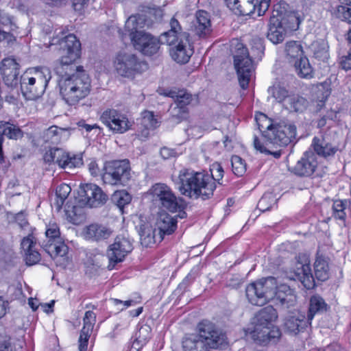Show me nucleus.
Segmentation results:
<instances>
[{
	"label": "nucleus",
	"mask_w": 351,
	"mask_h": 351,
	"mask_svg": "<svg viewBox=\"0 0 351 351\" xmlns=\"http://www.w3.org/2000/svg\"><path fill=\"white\" fill-rule=\"evenodd\" d=\"M285 53L290 62L295 63L296 60L304 57L302 45L297 41H290L286 43Z\"/></svg>",
	"instance_id": "obj_38"
},
{
	"label": "nucleus",
	"mask_w": 351,
	"mask_h": 351,
	"mask_svg": "<svg viewBox=\"0 0 351 351\" xmlns=\"http://www.w3.org/2000/svg\"><path fill=\"white\" fill-rule=\"evenodd\" d=\"M171 119L177 122H180L182 119H186L188 114L187 108L178 106L176 105L173 108H170Z\"/></svg>",
	"instance_id": "obj_47"
},
{
	"label": "nucleus",
	"mask_w": 351,
	"mask_h": 351,
	"mask_svg": "<svg viewBox=\"0 0 351 351\" xmlns=\"http://www.w3.org/2000/svg\"><path fill=\"white\" fill-rule=\"evenodd\" d=\"M314 274L311 272V269L308 264L301 265L300 268H298V275L304 286L308 289H312L315 285V278L319 281H325L329 278L330 269L328 261L322 257L317 256L314 263Z\"/></svg>",
	"instance_id": "obj_12"
},
{
	"label": "nucleus",
	"mask_w": 351,
	"mask_h": 351,
	"mask_svg": "<svg viewBox=\"0 0 351 351\" xmlns=\"http://www.w3.org/2000/svg\"><path fill=\"white\" fill-rule=\"evenodd\" d=\"M47 241L44 244L45 250L60 266L65 267L69 262L67 254L69 247L60 237V232L57 224H51L45 232Z\"/></svg>",
	"instance_id": "obj_9"
},
{
	"label": "nucleus",
	"mask_w": 351,
	"mask_h": 351,
	"mask_svg": "<svg viewBox=\"0 0 351 351\" xmlns=\"http://www.w3.org/2000/svg\"><path fill=\"white\" fill-rule=\"evenodd\" d=\"M51 77V71L46 66L36 67L34 69L33 76L28 77L30 82L38 83V90H45Z\"/></svg>",
	"instance_id": "obj_34"
},
{
	"label": "nucleus",
	"mask_w": 351,
	"mask_h": 351,
	"mask_svg": "<svg viewBox=\"0 0 351 351\" xmlns=\"http://www.w3.org/2000/svg\"><path fill=\"white\" fill-rule=\"evenodd\" d=\"M88 170L92 176H97L99 173V169L95 161H91L88 164Z\"/></svg>",
	"instance_id": "obj_62"
},
{
	"label": "nucleus",
	"mask_w": 351,
	"mask_h": 351,
	"mask_svg": "<svg viewBox=\"0 0 351 351\" xmlns=\"http://www.w3.org/2000/svg\"><path fill=\"white\" fill-rule=\"evenodd\" d=\"M192 24L193 31L199 37L206 36L212 31L210 15L206 11H197L195 14V19Z\"/></svg>",
	"instance_id": "obj_25"
},
{
	"label": "nucleus",
	"mask_w": 351,
	"mask_h": 351,
	"mask_svg": "<svg viewBox=\"0 0 351 351\" xmlns=\"http://www.w3.org/2000/svg\"><path fill=\"white\" fill-rule=\"evenodd\" d=\"M234 64L239 84L243 89H246L254 68L247 49L242 43L237 45V50L234 55Z\"/></svg>",
	"instance_id": "obj_14"
},
{
	"label": "nucleus",
	"mask_w": 351,
	"mask_h": 351,
	"mask_svg": "<svg viewBox=\"0 0 351 351\" xmlns=\"http://www.w3.org/2000/svg\"><path fill=\"white\" fill-rule=\"evenodd\" d=\"M271 0H242L234 12L240 15L250 16L257 12L258 16L263 15L269 7Z\"/></svg>",
	"instance_id": "obj_21"
},
{
	"label": "nucleus",
	"mask_w": 351,
	"mask_h": 351,
	"mask_svg": "<svg viewBox=\"0 0 351 351\" xmlns=\"http://www.w3.org/2000/svg\"><path fill=\"white\" fill-rule=\"evenodd\" d=\"M8 301L5 300L3 296L0 295V319L5 315L7 309L8 308Z\"/></svg>",
	"instance_id": "obj_59"
},
{
	"label": "nucleus",
	"mask_w": 351,
	"mask_h": 351,
	"mask_svg": "<svg viewBox=\"0 0 351 351\" xmlns=\"http://www.w3.org/2000/svg\"><path fill=\"white\" fill-rule=\"evenodd\" d=\"M3 136L10 139L17 140L23 136V132L16 125L7 121H0V160L3 158L2 152Z\"/></svg>",
	"instance_id": "obj_31"
},
{
	"label": "nucleus",
	"mask_w": 351,
	"mask_h": 351,
	"mask_svg": "<svg viewBox=\"0 0 351 351\" xmlns=\"http://www.w3.org/2000/svg\"><path fill=\"white\" fill-rule=\"evenodd\" d=\"M96 322V315L91 311H88L85 313L84 317V326L81 330L79 337V351H86L90 335L93 330Z\"/></svg>",
	"instance_id": "obj_26"
},
{
	"label": "nucleus",
	"mask_w": 351,
	"mask_h": 351,
	"mask_svg": "<svg viewBox=\"0 0 351 351\" xmlns=\"http://www.w3.org/2000/svg\"><path fill=\"white\" fill-rule=\"evenodd\" d=\"M141 124L145 128L143 134L147 136L149 130H153L158 126L157 119L154 118V113L150 111H145L142 113Z\"/></svg>",
	"instance_id": "obj_42"
},
{
	"label": "nucleus",
	"mask_w": 351,
	"mask_h": 351,
	"mask_svg": "<svg viewBox=\"0 0 351 351\" xmlns=\"http://www.w3.org/2000/svg\"><path fill=\"white\" fill-rule=\"evenodd\" d=\"M150 193L155 204L171 213L185 207L184 199L177 197L171 189L165 184H156L150 189Z\"/></svg>",
	"instance_id": "obj_11"
},
{
	"label": "nucleus",
	"mask_w": 351,
	"mask_h": 351,
	"mask_svg": "<svg viewBox=\"0 0 351 351\" xmlns=\"http://www.w3.org/2000/svg\"><path fill=\"white\" fill-rule=\"evenodd\" d=\"M177 227V221L175 217L171 216L165 212L159 213L156 223L157 232L163 238L165 234H171Z\"/></svg>",
	"instance_id": "obj_29"
},
{
	"label": "nucleus",
	"mask_w": 351,
	"mask_h": 351,
	"mask_svg": "<svg viewBox=\"0 0 351 351\" xmlns=\"http://www.w3.org/2000/svg\"><path fill=\"white\" fill-rule=\"evenodd\" d=\"M20 84L22 94L28 100H35L39 98L45 91V90H38V83L30 82V79L27 76H22Z\"/></svg>",
	"instance_id": "obj_33"
},
{
	"label": "nucleus",
	"mask_w": 351,
	"mask_h": 351,
	"mask_svg": "<svg viewBox=\"0 0 351 351\" xmlns=\"http://www.w3.org/2000/svg\"><path fill=\"white\" fill-rule=\"evenodd\" d=\"M337 16L341 21L351 23V8L345 5L339 6Z\"/></svg>",
	"instance_id": "obj_51"
},
{
	"label": "nucleus",
	"mask_w": 351,
	"mask_h": 351,
	"mask_svg": "<svg viewBox=\"0 0 351 351\" xmlns=\"http://www.w3.org/2000/svg\"><path fill=\"white\" fill-rule=\"evenodd\" d=\"M66 132V130L58 128L56 125L49 127L45 132V137L46 141L52 140L53 137L62 136L64 133Z\"/></svg>",
	"instance_id": "obj_50"
},
{
	"label": "nucleus",
	"mask_w": 351,
	"mask_h": 351,
	"mask_svg": "<svg viewBox=\"0 0 351 351\" xmlns=\"http://www.w3.org/2000/svg\"><path fill=\"white\" fill-rule=\"evenodd\" d=\"M340 64L342 69L344 70L348 71L351 69V47L350 48L348 55L341 58Z\"/></svg>",
	"instance_id": "obj_55"
},
{
	"label": "nucleus",
	"mask_w": 351,
	"mask_h": 351,
	"mask_svg": "<svg viewBox=\"0 0 351 351\" xmlns=\"http://www.w3.org/2000/svg\"><path fill=\"white\" fill-rule=\"evenodd\" d=\"M132 249V243L128 238L121 235L117 236L107 250V257L109 261L108 268L112 269L117 263L123 261Z\"/></svg>",
	"instance_id": "obj_17"
},
{
	"label": "nucleus",
	"mask_w": 351,
	"mask_h": 351,
	"mask_svg": "<svg viewBox=\"0 0 351 351\" xmlns=\"http://www.w3.org/2000/svg\"><path fill=\"white\" fill-rule=\"evenodd\" d=\"M116 73L123 77L134 78L146 69V64L132 53H119L114 60Z\"/></svg>",
	"instance_id": "obj_13"
},
{
	"label": "nucleus",
	"mask_w": 351,
	"mask_h": 351,
	"mask_svg": "<svg viewBox=\"0 0 351 351\" xmlns=\"http://www.w3.org/2000/svg\"><path fill=\"white\" fill-rule=\"evenodd\" d=\"M81 210H82L80 207L75 206H73L71 210H66L65 212L68 219H69V221L74 224H77L79 223V219L77 215H80V213L81 212Z\"/></svg>",
	"instance_id": "obj_53"
},
{
	"label": "nucleus",
	"mask_w": 351,
	"mask_h": 351,
	"mask_svg": "<svg viewBox=\"0 0 351 351\" xmlns=\"http://www.w3.org/2000/svg\"><path fill=\"white\" fill-rule=\"evenodd\" d=\"M151 328L149 326L145 324L140 327L138 332L136 333L135 344L145 345L150 339Z\"/></svg>",
	"instance_id": "obj_46"
},
{
	"label": "nucleus",
	"mask_w": 351,
	"mask_h": 351,
	"mask_svg": "<svg viewBox=\"0 0 351 351\" xmlns=\"http://www.w3.org/2000/svg\"><path fill=\"white\" fill-rule=\"evenodd\" d=\"M112 202L117 205L121 210L125 206L131 202V195L125 190L117 191L112 195Z\"/></svg>",
	"instance_id": "obj_43"
},
{
	"label": "nucleus",
	"mask_w": 351,
	"mask_h": 351,
	"mask_svg": "<svg viewBox=\"0 0 351 351\" xmlns=\"http://www.w3.org/2000/svg\"><path fill=\"white\" fill-rule=\"evenodd\" d=\"M172 180L180 194L189 198L209 199L216 189L209 175L189 169L180 170L177 176H172Z\"/></svg>",
	"instance_id": "obj_3"
},
{
	"label": "nucleus",
	"mask_w": 351,
	"mask_h": 351,
	"mask_svg": "<svg viewBox=\"0 0 351 351\" xmlns=\"http://www.w3.org/2000/svg\"><path fill=\"white\" fill-rule=\"evenodd\" d=\"M274 300L276 304L279 305L283 309L293 307L297 301L294 290L287 285L278 286Z\"/></svg>",
	"instance_id": "obj_24"
},
{
	"label": "nucleus",
	"mask_w": 351,
	"mask_h": 351,
	"mask_svg": "<svg viewBox=\"0 0 351 351\" xmlns=\"http://www.w3.org/2000/svg\"><path fill=\"white\" fill-rule=\"evenodd\" d=\"M145 19L142 16H130L125 22V29L128 32L134 48L146 56H152L158 52L160 40L141 29L143 27Z\"/></svg>",
	"instance_id": "obj_6"
},
{
	"label": "nucleus",
	"mask_w": 351,
	"mask_h": 351,
	"mask_svg": "<svg viewBox=\"0 0 351 351\" xmlns=\"http://www.w3.org/2000/svg\"><path fill=\"white\" fill-rule=\"evenodd\" d=\"M167 95L174 99L176 105L184 108H186L193 98L192 95L186 90H171Z\"/></svg>",
	"instance_id": "obj_40"
},
{
	"label": "nucleus",
	"mask_w": 351,
	"mask_h": 351,
	"mask_svg": "<svg viewBox=\"0 0 351 351\" xmlns=\"http://www.w3.org/2000/svg\"><path fill=\"white\" fill-rule=\"evenodd\" d=\"M64 34L62 27H56L54 31L55 36L51 40V45L58 44L60 50L62 51L59 66L76 65L74 62L80 57L81 44L73 34L65 36L63 38H59L60 35Z\"/></svg>",
	"instance_id": "obj_8"
},
{
	"label": "nucleus",
	"mask_w": 351,
	"mask_h": 351,
	"mask_svg": "<svg viewBox=\"0 0 351 351\" xmlns=\"http://www.w3.org/2000/svg\"><path fill=\"white\" fill-rule=\"evenodd\" d=\"M231 164L233 173L237 176H242L246 171V164L239 156H232Z\"/></svg>",
	"instance_id": "obj_44"
},
{
	"label": "nucleus",
	"mask_w": 351,
	"mask_h": 351,
	"mask_svg": "<svg viewBox=\"0 0 351 351\" xmlns=\"http://www.w3.org/2000/svg\"><path fill=\"white\" fill-rule=\"evenodd\" d=\"M35 243L36 241L33 236L29 235L24 237L21 243V248L24 251V254L34 250L35 248Z\"/></svg>",
	"instance_id": "obj_52"
},
{
	"label": "nucleus",
	"mask_w": 351,
	"mask_h": 351,
	"mask_svg": "<svg viewBox=\"0 0 351 351\" xmlns=\"http://www.w3.org/2000/svg\"><path fill=\"white\" fill-rule=\"evenodd\" d=\"M71 191V187L66 184H60L56 189V197L66 199Z\"/></svg>",
	"instance_id": "obj_54"
},
{
	"label": "nucleus",
	"mask_w": 351,
	"mask_h": 351,
	"mask_svg": "<svg viewBox=\"0 0 351 351\" xmlns=\"http://www.w3.org/2000/svg\"><path fill=\"white\" fill-rule=\"evenodd\" d=\"M14 39V36L10 32H7L4 29L0 27V41L7 40L8 42H10Z\"/></svg>",
	"instance_id": "obj_61"
},
{
	"label": "nucleus",
	"mask_w": 351,
	"mask_h": 351,
	"mask_svg": "<svg viewBox=\"0 0 351 351\" xmlns=\"http://www.w3.org/2000/svg\"><path fill=\"white\" fill-rule=\"evenodd\" d=\"M160 154L163 159L167 160L175 156L176 152L173 149L165 147L160 149Z\"/></svg>",
	"instance_id": "obj_58"
},
{
	"label": "nucleus",
	"mask_w": 351,
	"mask_h": 351,
	"mask_svg": "<svg viewBox=\"0 0 351 351\" xmlns=\"http://www.w3.org/2000/svg\"><path fill=\"white\" fill-rule=\"evenodd\" d=\"M311 146L318 156L325 158L334 156L337 151V148L328 142L323 136H315Z\"/></svg>",
	"instance_id": "obj_32"
},
{
	"label": "nucleus",
	"mask_w": 351,
	"mask_h": 351,
	"mask_svg": "<svg viewBox=\"0 0 351 351\" xmlns=\"http://www.w3.org/2000/svg\"><path fill=\"white\" fill-rule=\"evenodd\" d=\"M24 255L25 263L29 266L38 263L41 258L40 253L35 248L26 252Z\"/></svg>",
	"instance_id": "obj_49"
},
{
	"label": "nucleus",
	"mask_w": 351,
	"mask_h": 351,
	"mask_svg": "<svg viewBox=\"0 0 351 351\" xmlns=\"http://www.w3.org/2000/svg\"><path fill=\"white\" fill-rule=\"evenodd\" d=\"M1 73L4 83L9 87H15L20 82L19 64L12 58H5L0 66Z\"/></svg>",
	"instance_id": "obj_20"
},
{
	"label": "nucleus",
	"mask_w": 351,
	"mask_h": 351,
	"mask_svg": "<svg viewBox=\"0 0 351 351\" xmlns=\"http://www.w3.org/2000/svg\"><path fill=\"white\" fill-rule=\"evenodd\" d=\"M212 181L215 183L217 181L219 184L222 185L223 183L219 182L223 176V169L219 163H214L210 168ZM216 185V184H215Z\"/></svg>",
	"instance_id": "obj_48"
},
{
	"label": "nucleus",
	"mask_w": 351,
	"mask_h": 351,
	"mask_svg": "<svg viewBox=\"0 0 351 351\" xmlns=\"http://www.w3.org/2000/svg\"><path fill=\"white\" fill-rule=\"evenodd\" d=\"M278 317L276 309L271 306H267L261 311H259L254 318L253 323L254 324V328L252 333H258L259 331L263 330L265 327H268L272 325Z\"/></svg>",
	"instance_id": "obj_23"
},
{
	"label": "nucleus",
	"mask_w": 351,
	"mask_h": 351,
	"mask_svg": "<svg viewBox=\"0 0 351 351\" xmlns=\"http://www.w3.org/2000/svg\"><path fill=\"white\" fill-rule=\"evenodd\" d=\"M110 302H111L114 305H119V304H123V308H121L120 310L122 311L124 309V308H128L130 306H134L136 304V302L133 300H129L126 301H122L118 299L115 298H111L110 300Z\"/></svg>",
	"instance_id": "obj_56"
},
{
	"label": "nucleus",
	"mask_w": 351,
	"mask_h": 351,
	"mask_svg": "<svg viewBox=\"0 0 351 351\" xmlns=\"http://www.w3.org/2000/svg\"><path fill=\"white\" fill-rule=\"evenodd\" d=\"M285 330L289 333L296 335L307 326V320L303 315L290 316L285 319Z\"/></svg>",
	"instance_id": "obj_36"
},
{
	"label": "nucleus",
	"mask_w": 351,
	"mask_h": 351,
	"mask_svg": "<svg viewBox=\"0 0 351 351\" xmlns=\"http://www.w3.org/2000/svg\"><path fill=\"white\" fill-rule=\"evenodd\" d=\"M56 72L61 76L60 93L67 104L75 105L89 95L90 80L82 66H58Z\"/></svg>",
	"instance_id": "obj_1"
},
{
	"label": "nucleus",
	"mask_w": 351,
	"mask_h": 351,
	"mask_svg": "<svg viewBox=\"0 0 351 351\" xmlns=\"http://www.w3.org/2000/svg\"><path fill=\"white\" fill-rule=\"evenodd\" d=\"M277 199L271 193H265L258 202V208L261 212L269 210L272 205L276 203Z\"/></svg>",
	"instance_id": "obj_45"
},
{
	"label": "nucleus",
	"mask_w": 351,
	"mask_h": 351,
	"mask_svg": "<svg viewBox=\"0 0 351 351\" xmlns=\"http://www.w3.org/2000/svg\"><path fill=\"white\" fill-rule=\"evenodd\" d=\"M328 304L319 295L316 294L311 297L309 309L307 315L308 321L313 319L315 314L323 313L328 310Z\"/></svg>",
	"instance_id": "obj_37"
},
{
	"label": "nucleus",
	"mask_w": 351,
	"mask_h": 351,
	"mask_svg": "<svg viewBox=\"0 0 351 351\" xmlns=\"http://www.w3.org/2000/svg\"><path fill=\"white\" fill-rule=\"evenodd\" d=\"M197 331L183 339V351H211L228 343L226 333L208 320L199 323Z\"/></svg>",
	"instance_id": "obj_4"
},
{
	"label": "nucleus",
	"mask_w": 351,
	"mask_h": 351,
	"mask_svg": "<svg viewBox=\"0 0 351 351\" xmlns=\"http://www.w3.org/2000/svg\"><path fill=\"white\" fill-rule=\"evenodd\" d=\"M131 177V168L128 160H110L105 162L101 176L105 184L125 186Z\"/></svg>",
	"instance_id": "obj_10"
},
{
	"label": "nucleus",
	"mask_w": 351,
	"mask_h": 351,
	"mask_svg": "<svg viewBox=\"0 0 351 351\" xmlns=\"http://www.w3.org/2000/svg\"><path fill=\"white\" fill-rule=\"evenodd\" d=\"M112 233L110 228L100 223H91L84 229V236L87 240L101 241L108 239Z\"/></svg>",
	"instance_id": "obj_27"
},
{
	"label": "nucleus",
	"mask_w": 351,
	"mask_h": 351,
	"mask_svg": "<svg viewBox=\"0 0 351 351\" xmlns=\"http://www.w3.org/2000/svg\"><path fill=\"white\" fill-rule=\"evenodd\" d=\"M139 235L141 245L146 247H150L156 243H160L162 240V237L157 232V229L154 228L148 223L141 226Z\"/></svg>",
	"instance_id": "obj_30"
},
{
	"label": "nucleus",
	"mask_w": 351,
	"mask_h": 351,
	"mask_svg": "<svg viewBox=\"0 0 351 351\" xmlns=\"http://www.w3.org/2000/svg\"><path fill=\"white\" fill-rule=\"evenodd\" d=\"M100 120L114 133L123 134L131 126L127 117L115 109H107L104 111Z\"/></svg>",
	"instance_id": "obj_18"
},
{
	"label": "nucleus",
	"mask_w": 351,
	"mask_h": 351,
	"mask_svg": "<svg viewBox=\"0 0 351 351\" xmlns=\"http://www.w3.org/2000/svg\"><path fill=\"white\" fill-rule=\"evenodd\" d=\"M314 56L316 58L324 60L328 58V51L324 46L321 49H314Z\"/></svg>",
	"instance_id": "obj_60"
},
{
	"label": "nucleus",
	"mask_w": 351,
	"mask_h": 351,
	"mask_svg": "<svg viewBox=\"0 0 351 351\" xmlns=\"http://www.w3.org/2000/svg\"><path fill=\"white\" fill-rule=\"evenodd\" d=\"M170 29L161 35V42L172 45L170 49L171 58L178 63L189 62L193 51L189 45V34L182 32L180 23L173 17L170 21Z\"/></svg>",
	"instance_id": "obj_5"
},
{
	"label": "nucleus",
	"mask_w": 351,
	"mask_h": 351,
	"mask_svg": "<svg viewBox=\"0 0 351 351\" xmlns=\"http://www.w3.org/2000/svg\"><path fill=\"white\" fill-rule=\"evenodd\" d=\"M261 132H263L265 143H262L257 136L254 138V148L261 153L272 155L276 158H279L282 155V150H271L274 145L280 147H287L294 143L296 138V126L290 121H280L275 124L269 123L265 128L263 125L258 123Z\"/></svg>",
	"instance_id": "obj_2"
},
{
	"label": "nucleus",
	"mask_w": 351,
	"mask_h": 351,
	"mask_svg": "<svg viewBox=\"0 0 351 351\" xmlns=\"http://www.w3.org/2000/svg\"><path fill=\"white\" fill-rule=\"evenodd\" d=\"M332 208L334 212L343 210L345 209L344 203L341 200H336L333 203Z\"/></svg>",
	"instance_id": "obj_63"
},
{
	"label": "nucleus",
	"mask_w": 351,
	"mask_h": 351,
	"mask_svg": "<svg viewBox=\"0 0 351 351\" xmlns=\"http://www.w3.org/2000/svg\"><path fill=\"white\" fill-rule=\"evenodd\" d=\"M278 287L274 277L263 278L246 287V297L252 304L263 306L274 299Z\"/></svg>",
	"instance_id": "obj_7"
},
{
	"label": "nucleus",
	"mask_w": 351,
	"mask_h": 351,
	"mask_svg": "<svg viewBox=\"0 0 351 351\" xmlns=\"http://www.w3.org/2000/svg\"><path fill=\"white\" fill-rule=\"evenodd\" d=\"M294 66L298 75L302 78H312L313 76V69L306 56L300 58L295 61Z\"/></svg>",
	"instance_id": "obj_39"
},
{
	"label": "nucleus",
	"mask_w": 351,
	"mask_h": 351,
	"mask_svg": "<svg viewBox=\"0 0 351 351\" xmlns=\"http://www.w3.org/2000/svg\"><path fill=\"white\" fill-rule=\"evenodd\" d=\"M287 19L286 14L282 11L274 10L271 16L269 18L268 24V31L267 38L274 44L282 43L286 35L287 28L291 27L288 25L289 20L292 21L295 19L293 15L288 16Z\"/></svg>",
	"instance_id": "obj_15"
},
{
	"label": "nucleus",
	"mask_w": 351,
	"mask_h": 351,
	"mask_svg": "<svg viewBox=\"0 0 351 351\" xmlns=\"http://www.w3.org/2000/svg\"><path fill=\"white\" fill-rule=\"evenodd\" d=\"M317 167L316 157L313 152H305L302 157L293 167L292 171L301 177H308L313 175Z\"/></svg>",
	"instance_id": "obj_22"
},
{
	"label": "nucleus",
	"mask_w": 351,
	"mask_h": 351,
	"mask_svg": "<svg viewBox=\"0 0 351 351\" xmlns=\"http://www.w3.org/2000/svg\"><path fill=\"white\" fill-rule=\"evenodd\" d=\"M268 93L278 103L286 102V99L290 96L289 90L280 84H274L268 89Z\"/></svg>",
	"instance_id": "obj_41"
},
{
	"label": "nucleus",
	"mask_w": 351,
	"mask_h": 351,
	"mask_svg": "<svg viewBox=\"0 0 351 351\" xmlns=\"http://www.w3.org/2000/svg\"><path fill=\"white\" fill-rule=\"evenodd\" d=\"M251 335L256 343L260 345H266L270 342L275 343L280 339L281 332L278 327L271 325L265 327L258 333H251Z\"/></svg>",
	"instance_id": "obj_28"
},
{
	"label": "nucleus",
	"mask_w": 351,
	"mask_h": 351,
	"mask_svg": "<svg viewBox=\"0 0 351 351\" xmlns=\"http://www.w3.org/2000/svg\"><path fill=\"white\" fill-rule=\"evenodd\" d=\"M283 106L291 112H303L307 108L308 101L298 94H291Z\"/></svg>",
	"instance_id": "obj_35"
},
{
	"label": "nucleus",
	"mask_w": 351,
	"mask_h": 351,
	"mask_svg": "<svg viewBox=\"0 0 351 351\" xmlns=\"http://www.w3.org/2000/svg\"><path fill=\"white\" fill-rule=\"evenodd\" d=\"M88 3V0H73L72 6L75 11L81 12Z\"/></svg>",
	"instance_id": "obj_57"
},
{
	"label": "nucleus",
	"mask_w": 351,
	"mask_h": 351,
	"mask_svg": "<svg viewBox=\"0 0 351 351\" xmlns=\"http://www.w3.org/2000/svg\"><path fill=\"white\" fill-rule=\"evenodd\" d=\"M46 162H54L63 169H71L82 165L80 156H71L67 152L60 148L53 147L47 151L44 156Z\"/></svg>",
	"instance_id": "obj_19"
},
{
	"label": "nucleus",
	"mask_w": 351,
	"mask_h": 351,
	"mask_svg": "<svg viewBox=\"0 0 351 351\" xmlns=\"http://www.w3.org/2000/svg\"><path fill=\"white\" fill-rule=\"evenodd\" d=\"M0 351H13L9 341H4L0 344Z\"/></svg>",
	"instance_id": "obj_64"
},
{
	"label": "nucleus",
	"mask_w": 351,
	"mask_h": 351,
	"mask_svg": "<svg viewBox=\"0 0 351 351\" xmlns=\"http://www.w3.org/2000/svg\"><path fill=\"white\" fill-rule=\"evenodd\" d=\"M77 199L81 206H88L90 208L100 206L104 204L107 195L101 189L95 184L81 185L78 189Z\"/></svg>",
	"instance_id": "obj_16"
}]
</instances>
